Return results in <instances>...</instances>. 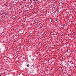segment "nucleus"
I'll return each mask as SVG.
<instances>
[{
	"label": "nucleus",
	"instance_id": "nucleus-1",
	"mask_svg": "<svg viewBox=\"0 0 76 76\" xmlns=\"http://www.w3.org/2000/svg\"><path fill=\"white\" fill-rule=\"evenodd\" d=\"M31 65V67H32V68H34V63H33Z\"/></svg>",
	"mask_w": 76,
	"mask_h": 76
},
{
	"label": "nucleus",
	"instance_id": "nucleus-2",
	"mask_svg": "<svg viewBox=\"0 0 76 76\" xmlns=\"http://www.w3.org/2000/svg\"><path fill=\"white\" fill-rule=\"evenodd\" d=\"M49 22H50V23H53V21L52 20H49Z\"/></svg>",
	"mask_w": 76,
	"mask_h": 76
},
{
	"label": "nucleus",
	"instance_id": "nucleus-3",
	"mask_svg": "<svg viewBox=\"0 0 76 76\" xmlns=\"http://www.w3.org/2000/svg\"><path fill=\"white\" fill-rule=\"evenodd\" d=\"M30 7H31V9H33V7H34L33 6V5H31L30 6Z\"/></svg>",
	"mask_w": 76,
	"mask_h": 76
},
{
	"label": "nucleus",
	"instance_id": "nucleus-4",
	"mask_svg": "<svg viewBox=\"0 0 76 76\" xmlns=\"http://www.w3.org/2000/svg\"><path fill=\"white\" fill-rule=\"evenodd\" d=\"M16 1H17V0H15ZM15 1V0H14V1H13V3H16V1Z\"/></svg>",
	"mask_w": 76,
	"mask_h": 76
},
{
	"label": "nucleus",
	"instance_id": "nucleus-5",
	"mask_svg": "<svg viewBox=\"0 0 76 76\" xmlns=\"http://www.w3.org/2000/svg\"><path fill=\"white\" fill-rule=\"evenodd\" d=\"M26 66L27 67H29V64H27L26 65Z\"/></svg>",
	"mask_w": 76,
	"mask_h": 76
},
{
	"label": "nucleus",
	"instance_id": "nucleus-6",
	"mask_svg": "<svg viewBox=\"0 0 76 76\" xmlns=\"http://www.w3.org/2000/svg\"><path fill=\"white\" fill-rule=\"evenodd\" d=\"M55 6H56L55 5H53V8H54V9L55 8Z\"/></svg>",
	"mask_w": 76,
	"mask_h": 76
},
{
	"label": "nucleus",
	"instance_id": "nucleus-7",
	"mask_svg": "<svg viewBox=\"0 0 76 76\" xmlns=\"http://www.w3.org/2000/svg\"><path fill=\"white\" fill-rule=\"evenodd\" d=\"M61 26V27H63V25H62Z\"/></svg>",
	"mask_w": 76,
	"mask_h": 76
},
{
	"label": "nucleus",
	"instance_id": "nucleus-8",
	"mask_svg": "<svg viewBox=\"0 0 76 76\" xmlns=\"http://www.w3.org/2000/svg\"><path fill=\"white\" fill-rule=\"evenodd\" d=\"M58 12H59L58 10V11H57V12H58Z\"/></svg>",
	"mask_w": 76,
	"mask_h": 76
},
{
	"label": "nucleus",
	"instance_id": "nucleus-9",
	"mask_svg": "<svg viewBox=\"0 0 76 76\" xmlns=\"http://www.w3.org/2000/svg\"><path fill=\"white\" fill-rule=\"evenodd\" d=\"M32 61H34V60H32Z\"/></svg>",
	"mask_w": 76,
	"mask_h": 76
},
{
	"label": "nucleus",
	"instance_id": "nucleus-10",
	"mask_svg": "<svg viewBox=\"0 0 76 76\" xmlns=\"http://www.w3.org/2000/svg\"><path fill=\"white\" fill-rule=\"evenodd\" d=\"M56 21H57V22H58V21H57V20H56Z\"/></svg>",
	"mask_w": 76,
	"mask_h": 76
},
{
	"label": "nucleus",
	"instance_id": "nucleus-11",
	"mask_svg": "<svg viewBox=\"0 0 76 76\" xmlns=\"http://www.w3.org/2000/svg\"><path fill=\"white\" fill-rule=\"evenodd\" d=\"M29 57H31V55H30V56H29Z\"/></svg>",
	"mask_w": 76,
	"mask_h": 76
},
{
	"label": "nucleus",
	"instance_id": "nucleus-12",
	"mask_svg": "<svg viewBox=\"0 0 76 76\" xmlns=\"http://www.w3.org/2000/svg\"><path fill=\"white\" fill-rule=\"evenodd\" d=\"M0 76H2L1 75H0Z\"/></svg>",
	"mask_w": 76,
	"mask_h": 76
},
{
	"label": "nucleus",
	"instance_id": "nucleus-13",
	"mask_svg": "<svg viewBox=\"0 0 76 76\" xmlns=\"http://www.w3.org/2000/svg\"><path fill=\"white\" fill-rule=\"evenodd\" d=\"M30 1L31 0H30Z\"/></svg>",
	"mask_w": 76,
	"mask_h": 76
},
{
	"label": "nucleus",
	"instance_id": "nucleus-14",
	"mask_svg": "<svg viewBox=\"0 0 76 76\" xmlns=\"http://www.w3.org/2000/svg\"><path fill=\"white\" fill-rule=\"evenodd\" d=\"M0 20H1L0 19Z\"/></svg>",
	"mask_w": 76,
	"mask_h": 76
}]
</instances>
